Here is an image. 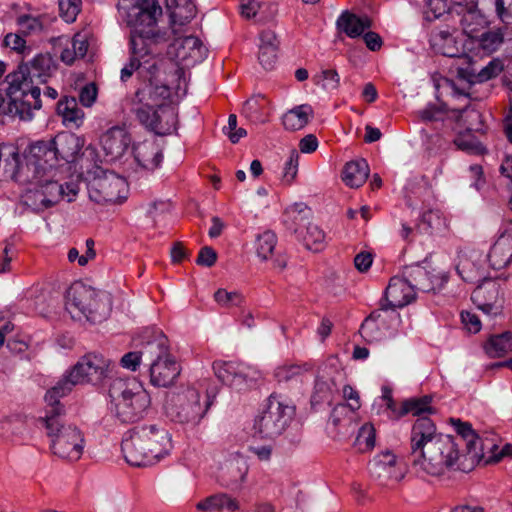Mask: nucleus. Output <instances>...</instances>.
<instances>
[{"instance_id":"f257e3e1","label":"nucleus","mask_w":512,"mask_h":512,"mask_svg":"<svg viewBox=\"0 0 512 512\" xmlns=\"http://www.w3.org/2000/svg\"><path fill=\"white\" fill-rule=\"evenodd\" d=\"M460 443L451 435L438 432L434 422L418 417L410 434L411 465L419 475L441 476L461 468Z\"/></svg>"},{"instance_id":"f03ea898","label":"nucleus","mask_w":512,"mask_h":512,"mask_svg":"<svg viewBox=\"0 0 512 512\" xmlns=\"http://www.w3.org/2000/svg\"><path fill=\"white\" fill-rule=\"evenodd\" d=\"M132 27L130 33L131 56L129 62L121 69L120 78L123 82L129 80L134 72L145 81L151 84L152 80L158 78L170 79L172 66L171 62H164L156 59L154 54L157 47L170 40V34L158 27V17H147L135 23H128Z\"/></svg>"},{"instance_id":"7ed1b4c3","label":"nucleus","mask_w":512,"mask_h":512,"mask_svg":"<svg viewBox=\"0 0 512 512\" xmlns=\"http://www.w3.org/2000/svg\"><path fill=\"white\" fill-rule=\"evenodd\" d=\"M170 79H154L151 84L139 88L128 101L129 110L146 128L158 135L171 134L177 127V112L167 100L171 95L172 85L180 80L181 69L171 67Z\"/></svg>"},{"instance_id":"20e7f679","label":"nucleus","mask_w":512,"mask_h":512,"mask_svg":"<svg viewBox=\"0 0 512 512\" xmlns=\"http://www.w3.org/2000/svg\"><path fill=\"white\" fill-rule=\"evenodd\" d=\"M124 459L131 466L146 467L158 463L172 449L168 431L156 424L134 427L121 444Z\"/></svg>"},{"instance_id":"39448f33","label":"nucleus","mask_w":512,"mask_h":512,"mask_svg":"<svg viewBox=\"0 0 512 512\" xmlns=\"http://www.w3.org/2000/svg\"><path fill=\"white\" fill-rule=\"evenodd\" d=\"M98 162L96 148L87 146L80 159V170L89 178V198L98 204L121 203L126 199L127 182L114 172L104 171Z\"/></svg>"},{"instance_id":"423d86ee","label":"nucleus","mask_w":512,"mask_h":512,"mask_svg":"<svg viewBox=\"0 0 512 512\" xmlns=\"http://www.w3.org/2000/svg\"><path fill=\"white\" fill-rule=\"evenodd\" d=\"M110 410L122 423H134L142 419L151 399L142 384L135 378H114L108 386Z\"/></svg>"},{"instance_id":"0eeeda50","label":"nucleus","mask_w":512,"mask_h":512,"mask_svg":"<svg viewBox=\"0 0 512 512\" xmlns=\"http://www.w3.org/2000/svg\"><path fill=\"white\" fill-rule=\"evenodd\" d=\"M114 363L101 354L89 353L80 358L72 369L45 395L46 403H57L79 384L99 385L110 378Z\"/></svg>"},{"instance_id":"6e6552de","label":"nucleus","mask_w":512,"mask_h":512,"mask_svg":"<svg viewBox=\"0 0 512 512\" xmlns=\"http://www.w3.org/2000/svg\"><path fill=\"white\" fill-rule=\"evenodd\" d=\"M149 366L153 386L167 388L175 383L181 367L170 354L168 339L159 330H146L143 334V352Z\"/></svg>"},{"instance_id":"1a4fd4ad","label":"nucleus","mask_w":512,"mask_h":512,"mask_svg":"<svg viewBox=\"0 0 512 512\" xmlns=\"http://www.w3.org/2000/svg\"><path fill=\"white\" fill-rule=\"evenodd\" d=\"M63 414L64 408L59 400L57 403H47L43 422L51 438L53 453L64 460L77 461L83 454L84 436L75 425L64 423Z\"/></svg>"},{"instance_id":"9d476101","label":"nucleus","mask_w":512,"mask_h":512,"mask_svg":"<svg viewBox=\"0 0 512 512\" xmlns=\"http://www.w3.org/2000/svg\"><path fill=\"white\" fill-rule=\"evenodd\" d=\"M66 309L72 317L83 315L91 323H101L111 312V296L81 282H75L67 290Z\"/></svg>"},{"instance_id":"9b49d317","label":"nucleus","mask_w":512,"mask_h":512,"mask_svg":"<svg viewBox=\"0 0 512 512\" xmlns=\"http://www.w3.org/2000/svg\"><path fill=\"white\" fill-rule=\"evenodd\" d=\"M8 88L6 90L9 99L6 113L18 117L22 121L33 118V111L42 107L39 87L26 79L22 72H14L7 75Z\"/></svg>"},{"instance_id":"f8f14e48","label":"nucleus","mask_w":512,"mask_h":512,"mask_svg":"<svg viewBox=\"0 0 512 512\" xmlns=\"http://www.w3.org/2000/svg\"><path fill=\"white\" fill-rule=\"evenodd\" d=\"M211 404L208 395L203 396L197 389L188 387L169 397L166 412L172 421L195 427L204 418Z\"/></svg>"},{"instance_id":"ddd939ff","label":"nucleus","mask_w":512,"mask_h":512,"mask_svg":"<svg viewBox=\"0 0 512 512\" xmlns=\"http://www.w3.org/2000/svg\"><path fill=\"white\" fill-rule=\"evenodd\" d=\"M294 412V406L285 403L279 396L271 395L266 410L255 420L254 429L262 437H277L285 431Z\"/></svg>"},{"instance_id":"4468645a","label":"nucleus","mask_w":512,"mask_h":512,"mask_svg":"<svg viewBox=\"0 0 512 512\" xmlns=\"http://www.w3.org/2000/svg\"><path fill=\"white\" fill-rule=\"evenodd\" d=\"M24 157L32 177L52 173L57 162L51 141L41 140L29 145Z\"/></svg>"},{"instance_id":"2eb2a0df","label":"nucleus","mask_w":512,"mask_h":512,"mask_svg":"<svg viewBox=\"0 0 512 512\" xmlns=\"http://www.w3.org/2000/svg\"><path fill=\"white\" fill-rule=\"evenodd\" d=\"M213 368L222 383L237 390L244 389L249 382L258 378L257 371L236 362H215Z\"/></svg>"},{"instance_id":"dca6fc26","label":"nucleus","mask_w":512,"mask_h":512,"mask_svg":"<svg viewBox=\"0 0 512 512\" xmlns=\"http://www.w3.org/2000/svg\"><path fill=\"white\" fill-rule=\"evenodd\" d=\"M53 178V172L43 175L40 174L39 177H32L30 182L35 183L39 189H36L34 192L29 191L27 199L29 200L33 197L35 200L40 201L42 207L49 208L64 198V185L59 184L58 181Z\"/></svg>"},{"instance_id":"f3484780","label":"nucleus","mask_w":512,"mask_h":512,"mask_svg":"<svg viewBox=\"0 0 512 512\" xmlns=\"http://www.w3.org/2000/svg\"><path fill=\"white\" fill-rule=\"evenodd\" d=\"M430 44L435 52L447 57L459 58L463 60V64L468 58L463 37L457 30H453V32L448 30L433 31L430 36Z\"/></svg>"},{"instance_id":"a211bd4d","label":"nucleus","mask_w":512,"mask_h":512,"mask_svg":"<svg viewBox=\"0 0 512 512\" xmlns=\"http://www.w3.org/2000/svg\"><path fill=\"white\" fill-rule=\"evenodd\" d=\"M51 141L55 154V160H62L66 163H74L82 157L84 140L74 133L61 132L57 134Z\"/></svg>"},{"instance_id":"6ab92c4d","label":"nucleus","mask_w":512,"mask_h":512,"mask_svg":"<svg viewBox=\"0 0 512 512\" xmlns=\"http://www.w3.org/2000/svg\"><path fill=\"white\" fill-rule=\"evenodd\" d=\"M459 10L460 25L463 33L473 40L487 25L485 16L477 9L475 0H455Z\"/></svg>"},{"instance_id":"aec40b11","label":"nucleus","mask_w":512,"mask_h":512,"mask_svg":"<svg viewBox=\"0 0 512 512\" xmlns=\"http://www.w3.org/2000/svg\"><path fill=\"white\" fill-rule=\"evenodd\" d=\"M169 14V28L158 27L166 30L172 36H177L181 32V27L189 23L196 15V6L191 0H167ZM161 16H158V24L162 22Z\"/></svg>"},{"instance_id":"412c9836","label":"nucleus","mask_w":512,"mask_h":512,"mask_svg":"<svg viewBox=\"0 0 512 512\" xmlns=\"http://www.w3.org/2000/svg\"><path fill=\"white\" fill-rule=\"evenodd\" d=\"M464 64L466 66L459 65L456 68L457 76L469 84L485 82L496 77L503 70V64L499 59H493L487 65L478 67L476 62L468 56Z\"/></svg>"},{"instance_id":"4be33fe9","label":"nucleus","mask_w":512,"mask_h":512,"mask_svg":"<svg viewBox=\"0 0 512 512\" xmlns=\"http://www.w3.org/2000/svg\"><path fill=\"white\" fill-rule=\"evenodd\" d=\"M118 10L125 16L127 23H135L147 17H158L162 8L157 0H118Z\"/></svg>"},{"instance_id":"5701e85b","label":"nucleus","mask_w":512,"mask_h":512,"mask_svg":"<svg viewBox=\"0 0 512 512\" xmlns=\"http://www.w3.org/2000/svg\"><path fill=\"white\" fill-rule=\"evenodd\" d=\"M175 40L171 47L178 61L189 66L201 62L206 53V49L202 42L194 36H186L184 38L174 36Z\"/></svg>"},{"instance_id":"b1692460","label":"nucleus","mask_w":512,"mask_h":512,"mask_svg":"<svg viewBox=\"0 0 512 512\" xmlns=\"http://www.w3.org/2000/svg\"><path fill=\"white\" fill-rule=\"evenodd\" d=\"M128 132L121 127H112L100 139L101 146L110 160H117L124 155L130 145Z\"/></svg>"},{"instance_id":"393cba45","label":"nucleus","mask_w":512,"mask_h":512,"mask_svg":"<svg viewBox=\"0 0 512 512\" xmlns=\"http://www.w3.org/2000/svg\"><path fill=\"white\" fill-rule=\"evenodd\" d=\"M414 286L405 278L394 276L386 287V302L392 308H402L415 299Z\"/></svg>"},{"instance_id":"a878e982","label":"nucleus","mask_w":512,"mask_h":512,"mask_svg":"<svg viewBox=\"0 0 512 512\" xmlns=\"http://www.w3.org/2000/svg\"><path fill=\"white\" fill-rule=\"evenodd\" d=\"M453 424L460 435L459 441L466 445L467 453L464 458H468L472 463L480 461L484 457L483 440L472 429L471 424L461 422L459 419L453 421Z\"/></svg>"},{"instance_id":"bb28decb","label":"nucleus","mask_w":512,"mask_h":512,"mask_svg":"<svg viewBox=\"0 0 512 512\" xmlns=\"http://www.w3.org/2000/svg\"><path fill=\"white\" fill-rule=\"evenodd\" d=\"M484 259L481 254L471 252L460 256L456 270L461 278L470 283H480L485 280L483 272Z\"/></svg>"},{"instance_id":"cd10ccee","label":"nucleus","mask_w":512,"mask_h":512,"mask_svg":"<svg viewBox=\"0 0 512 512\" xmlns=\"http://www.w3.org/2000/svg\"><path fill=\"white\" fill-rule=\"evenodd\" d=\"M487 257L495 269H502L512 261V228L498 237Z\"/></svg>"},{"instance_id":"c85d7f7f","label":"nucleus","mask_w":512,"mask_h":512,"mask_svg":"<svg viewBox=\"0 0 512 512\" xmlns=\"http://www.w3.org/2000/svg\"><path fill=\"white\" fill-rule=\"evenodd\" d=\"M133 152L137 163L149 171H153L159 167L163 159L162 149L159 144L153 140H145L136 144Z\"/></svg>"},{"instance_id":"c756f323","label":"nucleus","mask_w":512,"mask_h":512,"mask_svg":"<svg viewBox=\"0 0 512 512\" xmlns=\"http://www.w3.org/2000/svg\"><path fill=\"white\" fill-rule=\"evenodd\" d=\"M498 293V284L495 281H488L487 286L477 287L472 294V300L485 314L497 315L501 309V306L496 304Z\"/></svg>"},{"instance_id":"7c9ffc66","label":"nucleus","mask_w":512,"mask_h":512,"mask_svg":"<svg viewBox=\"0 0 512 512\" xmlns=\"http://www.w3.org/2000/svg\"><path fill=\"white\" fill-rule=\"evenodd\" d=\"M449 230V220L438 209L425 211L417 223V231L426 235H442Z\"/></svg>"},{"instance_id":"2f4dec72","label":"nucleus","mask_w":512,"mask_h":512,"mask_svg":"<svg viewBox=\"0 0 512 512\" xmlns=\"http://www.w3.org/2000/svg\"><path fill=\"white\" fill-rule=\"evenodd\" d=\"M371 19L367 16H358L349 11H344L336 21L337 29L350 38H357L371 27Z\"/></svg>"},{"instance_id":"473e14b6","label":"nucleus","mask_w":512,"mask_h":512,"mask_svg":"<svg viewBox=\"0 0 512 512\" xmlns=\"http://www.w3.org/2000/svg\"><path fill=\"white\" fill-rule=\"evenodd\" d=\"M53 68L52 59L46 55H37L30 64L20 65L16 72H22L26 79H31L32 83L37 80L39 83H45L51 74Z\"/></svg>"},{"instance_id":"72a5a7b5","label":"nucleus","mask_w":512,"mask_h":512,"mask_svg":"<svg viewBox=\"0 0 512 512\" xmlns=\"http://www.w3.org/2000/svg\"><path fill=\"white\" fill-rule=\"evenodd\" d=\"M57 114L66 127L78 128L83 123L84 112L74 97H64L57 103Z\"/></svg>"},{"instance_id":"f704fd0d","label":"nucleus","mask_w":512,"mask_h":512,"mask_svg":"<svg viewBox=\"0 0 512 512\" xmlns=\"http://www.w3.org/2000/svg\"><path fill=\"white\" fill-rule=\"evenodd\" d=\"M343 396L348 403L338 404L333 408L330 415V421L333 425L340 424L342 416H350L353 418L354 411H357L361 407L359 394L351 386H344Z\"/></svg>"},{"instance_id":"c9c22d12","label":"nucleus","mask_w":512,"mask_h":512,"mask_svg":"<svg viewBox=\"0 0 512 512\" xmlns=\"http://www.w3.org/2000/svg\"><path fill=\"white\" fill-rule=\"evenodd\" d=\"M196 508L203 512L227 511L236 512L239 510L238 501L225 493L211 495L196 504Z\"/></svg>"},{"instance_id":"e433bc0d","label":"nucleus","mask_w":512,"mask_h":512,"mask_svg":"<svg viewBox=\"0 0 512 512\" xmlns=\"http://www.w3.org/2000/svg\"><path fill=\"white\" fill-rule=\"evenodd\" d=\"M313 114V108L309 104L298 105L283 115L282 124L288 131H298L309 123Z\"/></svg>"},{"instance_id":"4c0bfd02","label":"nucleus","mask_w":512,"mask_h":512,"mask_svg":"<svg viewBox=\"0 0 512 512\" xmlns=\"http://www.w3.org/2000/svg\"><path fill=\"white\" fill-rule=\"evenodd\" d=\"M369 166L364 159L348 162L342 173V180L351 188L360 187L367 179Z\"/></svg>"},{"instance_id":"58836bf2","label":"nucleus","mask_w":512,"mask_h":512,"mask_svg":"<svg viewBox=\"0 0 512 512\" xmlns=\"http://www.w3.org/2000/svg\"><path fill=\"white\" fill-rule=\"evenodd\" d=\"M310 370L308 364H283L274 371V377L279 383L302 382L306 373Z\"/></svg>"},{"instance_id":"ea45409f","label":"nucleus","mask_w":512,"mask_h":512,"mask_svg":"<svg viewBox=\"0 0 512 512\" xmlns=\"http://www.w3.org/2000/svg\"><path fill=\"white\" fill-rule=\"evenodd\" d=\"M477 48L486 55L497 51L504 42V34L501 29L483 30L478 37L473 39Z\"/></svg>"},{"instance_id":"a19ab883","label":"nucleus","mask_w":512,"mask_h":512,"mask_svg":"<svg viewBox=\"0 0 512 512\" xmlns=\"http://www.w3.org/2000/svg\"><path fill=\"white\" fill-rule=\"evenodd\" d=\"M382 326L381 313L375 311L362 323L360 334L367 342H379L382 339Z\"/></svg>"},{"instance_id":"79ce46f5","label":"nucleus","mask_w":512,"mask_h":512,"mask_svg":"<svg viewBox=\"0 0 512 512\" xmlns=\"http://www.w3.org/2000/svg\"><path fill=\"white\" fill-rule=\"evenodd\" d=\"M512 350V334L504 332L492 336L485 345L486 353L492 358L502 357Z\"/></svg>"},{"instance_id":"37998d69","label":"nucleus","mask_w":512,"mask_h":512,"mask_svg":"<svg viewBox=\"0 0 512 512\" xmlns=\"http://www.w3.org/2000/svg\"><path fill=\"white\" fill-rule=\"evenodd\" d=\"M4 173L6 177L16 181L30 182L32 179V175H30L31 172L27 170L26 165H21L18 152H12L10 156L5 159Z\"/></svg>"},{"instance_id":"c03bdc74","label":"nucleus","mask_w":512,"mask_h":512,"mask_svg":"<svg viewBox=\"0 0 512 512\" xmlns=\"http://www.w3.org/2000/svg\"><path fill=\"white\" fill-rule=\"evenodd\" d=\"M407 472L408 467L404 459L386 451V478L393 483H398L404 479Z\"/></svg>"},{"instance_id":"a18cd8bd","label":"nucleus","mask_w":512,"mask_h":512,"mask_svg":"<svg viewBox=\"0 0 512 512\" xmlns=\"http://www.w3.org/2000/svg\"><path fill=\"white\" fill-rule=\"evenodd\" d=\"M411 276L413 277L414 284V290L418 289L423 292H435L437 290H440L444 284L447 282L448 277H437L436 280L438 281L437 285H434L433 283H430V272L426 271L423 268H416L413 270Z\"/></svg>"},{"instance_id":"49530a36","label":"nucleus","mask_w":512,"mask_h":512,"mask_svg":"<svg viewBox=\"0 0 512 512\" xmlns=\"http://www.w3.org/2000/svg\"><path fill=\"white\" fill-rule=\"evenodd\" d=\"M432 397L423 396L421 398H412L401 403V411L396 417H402L408 413L414 416H420L422 413H433L434 410L430 406Z\"/></svg>"},{"instance_id":"de8ad7c7","label":"nucleus","mask_w":512,"mask_h":512,"mask_svg":"<svg viewBox=\"0 0 512 512\" xmlns=\"http://www.w3.org/2000/svg\"><path fill=\"white\" fill-rule=\"evenodd\" d=\"M335 382L331 378L320 375L316 378L314 392L312 394V403L329 401L335 389Z\"/></svg>"},{"instance_id":"09e8293b","label":"nucleus","mask_w":512,"mask_h":512,"mask_svg":"<svg viewBox=\"0 0 512 512\" xmlns=\"http://www.w3.org/2000/svg\"><path fill=\"white\" fill-rule=\"evenodd\" d=\"M277 243V237L272 231H265L257 236L255 249L259 258L267 260L273 253Z\"/></svg>"},{"instance_id":"8fccbe9b","label":"nucleus","mask_w":512,"mask_h":512,"mask_svg":"<svg viewBox=\"0 0 512 512\" xmlns=\"http://www.w3.org/2000/svg\"><path fill=\"white\" fill-rule=\"evenodd\" d=\"M303 241L307 249L320 251L325 242V232L318 225L309 223L303 235Z\"/></svg>"},{"instance_id":"3c124183","label":"nucleus","mask_w":512,"mask_h":512,"mask_svg":"<svg viewBox=\"0 0 512 512\" xmlns=\"http://www.w3.org/2000/svg\"><path fill=\"white\" fill-rule=\"evenodd\" d=\"M354 445L362 453L374 448L375 429L373 425L366 423L359 429Z\"/></svg>"},{"instance_id":"603ef678","label":"nucleus","mask_w":512,"mask_h":512,"mask_svg":"<svg viewBox=\"0 0 512 512\" xmlns=\"http://www.w3.org/2000/svg\"><path fill=\"white\" fill-rule=\"evenodd\" d=\"M455 145L462 151L470 154L481 155L486 152L485 147L472 134L466 133L459 135L454 140Z\"/></svg>"},{"instance_id":"864d4df0","label":"nucleus","mask_w":512,"mask_h":512,"mask_svg":"<svg viewBox=\"0 0 512 512\" xmlns=\"http://www.w3.org/2000/svg\"><path fill=\"white\" fill-rule=\"evenodd\" d=\"M17 24L24 35L37 34L43 30V23L40 17L21 15L17 18Z\"/></svg>"},{"instance_id":"5fc2aeb1","label":"nucleus","mask_w":512,"mask_h":512,"mask_svg":"<svg viewBox=\"0 0 512 512\" xmlns=\"http://www.w3.org/2000/svg\"><path fill=\"white\" fill-rule=\"evenodd\" d=\"M60 16L68 23L74 22L81 9V0H58Z\"/></svg>"},{"instance_id":"6e6d98bb","label":"nucleus","mask_w":512,"mask_h":512,"mask_svg":"<svg viewBox=\"0 0 512 512\" xmlns=\"http://www.w3.org/2000/svg\"><path fill=\"white\" fill-rule=\"evenodd\" d=\"M264 7L271 10L273 15L275 14L276 10L270 3H260L257 0H241V15L247 19H250L255 17L258 12H261Z\"/></svg>"},{"instance_id":"4d7b16f0","label":"nucleus","mask_w":512,"mask_h":512,"mask_svg":"<svg viewBox=\"0 0 512 512\" xmlns=\"http://www.w3.org/2000/svg\"><path fill=\"white\" fill-rule=\"evenodd\" d=\"M215 301L226 308L240 306L244 299L238 292H228L225 289H218L214 294Z\"/></svg>"},{"instance_id":"13d9d810","label":"nucleus","mask_w":512,"mask_h":512,"mask_svg":"<svg viewBox=\"0 0 512 512\" xmlns=\"http://www.w3.org/2000/svg\"><path fill=\"white\" fill-rule=\"evenodd\" d=\"M450 10V0H429L426 19L431 21L440 18Z\"/></svg>"},{"instance_id":"bf43d9fd","label":"nucleus","mask_w":512,"mask_h":512,"mask_svg":"<svg viewBox=\"0 0 512 512\" xmlns=\"http://www.w3.org/2000/svg\"><path fill=\"white\" fill-rule=\"evenodd\" d=\"M142 352L143 346L139 351H133L124 354L120 360L121 366L128 370L136 371L141 363H147Z\"/></svg>"},{"instance_id":"052dcab7","label":"nucleus","mask_w":512,"mask_h":512,"mask_svg":"<svg viewBox=\"0 0 512 512\" xmlns=\"http://www.w3.org/2000/svg\"><path fill=\"white\" fill-rule=\"evenodd\" d=\"M23 424L22 418L17 415L2 417L0 419V433L18 434Z\"/></svg>"},{"instance_id":"680f3d73","label":"nucleus","mask_w":512,"mask_h":512,"mask_svg":"<svg viewBox=\"0 0 512 512\" xmlns=\"http://www.w3.org/2000/svg\"><path fill=\"white\" fill-rule=\"evenodd\" d=\"M445 112V105L429 104L418 113L423 121H439L443 120Z\"/></svg>"},{"instance_id":"e2e57ef3","label":"nucleus","mask_w":512,"mask_h":512,"mask_svg":"<svg viewBox=\"0 0 512 512\" xmlns=\"http://www.w3.org/2000/svg\"><path fill=\"white\" fill-rule=\"evenodd\" d=\"M424 145L429 152H436L447 145V141L438 132L427 133L423 131Z\"/></svg>"},{"instance_id":"0e129e2a","label":"nucleus","mask_w":512,"mask_h":512,"mask_svg":"<svg viewBox=\"0 0 512 512\" xmlns=\"http://www.w3.org/2000/svg\"><path fill=\"white\" fill-rule=\"evenodd\" d=\"M299 154L296 150H292L289 160L285 164L283 180L290 184L296 177L298 171Z\"/></svg>"},{"instance_id":"69168bd1","label":"nucleus","mask_w":512,"mask_h":512,"mask_svg":"<svg viewBox=\"0 0 512 512\" xmlns=\"http://www.w3.org/2000/svg\"><path fill=\"white\" fill-rule=\"evenodd\" d=\"M278 49L274 48H259L258 59L260 64L266 70H271L277 61Z\"/></svg>"},{"instance_id":"338daca9","label":"nucleus","mask_w":512,"mask_h":512,"mask_svg":"<svg viewBox=\"0 0 512 512\" xmlns=\"http://www.w3.org/2000/svg\"><path fill=\"white\" fill-rule=\"evenodd\" d=\"M71 46L73 47V50L76 52L77 56L79 58H83L86 55L89 47L88 33H76L71 40Z\"/></svg>"},{"instance_id":"774afa93","label":"nucleus","mask_w":512,"mask_h":512,"mask_svg":"<svg viewBox=\"0 0 512 512\" xmlns=\"http://www.w3.org/2000/svg\"><path fill=\"white\" fill-rule=\"evenodd\" d=\"M29 299L33 301V305L36 310L40 313H44V306L49 300V293L42 288L31 289L29 292Z\"/></svg>"}]
</instances>
